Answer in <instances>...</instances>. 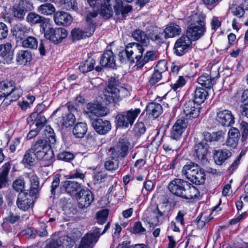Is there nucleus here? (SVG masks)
Listing matches in <instances>:
<instances>
[{"mask_svg": "<svg viewBox=\"0 0 248 248\" xmlns=\"http://www.w3.org/2000/svg\"><path fill=\"white\" fill-rule=\"evenodd\" d=\"M168 188L173 195L185 199H193L199 194V190L184 179L175 178L171 181Z\"/></svg>", "mask_w": 248, "mask_h": 248, "instance_id": "1", "label": "nucleus"}, {"mask_svg": "<svg viewBox=\"0 0 248 248\" xmlns=\"http://www.w3.org/2000/svg\"><path fill=\"white\" fill-rule=\"evenodd\" d=\"M119 84L117 78L111 77L108 79V84L104 90L105 99L107 101L117 103L128 95V90Z\"/></svg>", "mask_w": 248, "mask_h": 248, "instance_id": "2", "label": "nucleus"}, {"mask_svg": "<svg viewBox=\"0 0 248 248\" xmlns=\"http://www.w3.org/2000/svg\"><path fill=\"white\" fill-rule=\"evenodd\" d=\"M110 227V223L108 222L102 232L97 227H93L92 229L82 238L78 248H93L98 241L100 236L105 233Z\"/></svg>", "mask_w": 248, "mask_h": 248, "instance_id": "3", "label": "nucleus"}, {"mask_svg": "<svg viewBox=\"0 0 248 248\" xmlns=\"http://www.w3.org/2000/svg\"><path fill=\"white\" fill-rule=\"evenodd\" d=\"M140 112V108H136L118 114L116 118L118 125L125 128L131 126Z\"/></svg>", "mask_w": 248, "mask_h": 248, "instance_id": "4", "label": "nucleus"}, {"mask_svg": "<svg viewBox=\"0 0 248 248\" xmlns=\"http://www.w3.org/2000/svg\"><path fill=\"white\" fill-rule=\"evenodd\" d=\"M33 3L30 0H21L18 3L14 5L13 14L15 17L22 20L26 14L33 9Z\"/></svg>", "mask_w": 248, "mask_h": 248, "instance_id": "5", "label": "nucleus"}, {"mask_svg": "<svg viewBox=\"0 0 248 248\" xmlns=\"http://www.w3.org/2000/svg\"><path fill=\"white\" fill-rule=\"evenodd\" d=\"M45 37L55 44L60 43L67 35L66 30L61 28H48L46 31L43 28Z\"/></svg>", "mask_w": 248, "mask_h": 248, "instance_id": "6", "label": "nucleus"}, {"mask_svg": "<svg viewBox=\"0 0 248 248\" xmlns=\"http://www.w3.org/2000/svg\"><path fill=\"white\" fill-rule=\"evenodd\" d=\"M76 198L80 208H86L90 206L94 200L92 192L88 189H81L77 193Z\"/></svg>", "mask_w": 248, "mask_h": 248, "instance_id": "7", "label": "nucleus"}, {"mask_svg": "<svg viewBox=\"0 0 248 248\" xmlns=\"http://www.w3.org/2000/svg\"><path fill=\"white\" fill-rule=\"evenodd\" d=\"M183 112L186 119L197 118L200 112L201 106L192 100L186 101L183 106Z\"/></svg>", "mask_w": 248, "mask_h": 248, "instance_id": "8", "label": "nucleus"}, {"mask_svg": "<svg viewBox=\"0 0 248 248\" xmlns=\"http://www.w3.org/2000/svg\"><path fill=\"white\" fill-rule=\"evenodd\" d=\"M73 244L74 241L70 237L63 235L57 239H52L46 248H71Z\"/></svg>", "mask_w": 248, "mask_h": 248, "instance_id": "9", "label": "nucleus"}, {"mask_svg": "<svg viewBox=\"0 0 248 248\" xmlns=\"http://www.w3.org/2000/svg\"><path fill=\"white\" fill-rule=\"evenodd\" d=\"M192 44V41L186 35H182L175 42L174 52L178 56L183 55Z\"/></svg>", "mask_w": 248, "mask_h": 248, "instance_id": "10", "label": "nucleus"}, {"mask_svg": "<svg viewBox=\"0 0 248 248\" xmlns=\"http://www.w3.org/2000/svg\"><path fill=\"white\" fill-rule=\"evenodd\" d=\"M29 193L20 192L19 193L16 201L17 207L21 210L26 211L34 203L33 196Z\"/></svg>", "mask_w": 248, "mask_h": 248, "instance_id": "11", "label": "nucleus"}, {"mask_svg": "<svg viewBox=\"0 0 248 248\" xmlns=\"http://www.w3.org/2000/svg\"><path fill=\"white\" fill-rule=\"evenodd\" d=\"M216 119L224 126H230L234 123V117L232 112L228 109H218Z\"/></svg>", "mask_w": 248, "mask_h": 248, "instance_id": "12", "label": "nucleus"}, {"mask_svg": "<svg viewBox=\"0 0 248 248\" xmlns=\"http://www.w3.org/2000/svg\"><path fill=\"white\" fill-rule=\"evenodd\" d=\"M143 46L137 43H129L127 45V53L130 54L131 57L133 58L132 63L136 62L137 65L139 62H140V59L144 50Z\"/></svg>", "mask_w": 248, "mask_h": 248, "instance_id": "13", "label": "nucleus"}, {"mask_svg": "<svg viewBox=\"0 0 248 248\" xmlns=\"http://www.w3.org/2000/svg\"><path fill=\"white\" fill-rule=\"evenodd\" d=\"M100 65L95 68L97 72L101 71L103 67H114L115 66L114 57L111 50H108L104 52L100 61Z\"/></svg>", "mask_w": 248, "mask_h": 248, "instance_id": "14", "label": "nucleus"}, {"mask_svg": "<svg viewBox=\"0 0 248 248\" xmlns=\"http://www.w3.org/2000/svg\"><path fill=\"white\" fill-rule=\"evenodd\" d=\"M129 143L124 140H120L115 147L110 148L111 155L114 157H125L128 153Z\"/></svg>", "mask_w": 248, "mask_h": 248, "instance_id": "15", "label": "nucleus"}, {"mask_svg": "<svg viewBox=\"0 0 248 248\" xmlns=\"http://www.w3.org/2000/svg\"><path fill=\"white\" fill-rule=\"evenodd\" d=\"M186 127L187 122L185 120L182 119L177 120L171 128L170 139L176 141L179 140Z\"/></svg>", "mask_w": 248, "mask_h": 248, "instance_id": "16", "label": "nucleus"}, {"mask_svg": "<svg viewBox=\"0 0 248 248\" xmlns=\"http://www.w3.org/2000/svg\"><path fill=\"white\" fill-rule=\"evenodd\" d=\"M92 125L98 134L103 135L108 133L111 128L110 122L101 118L93 120Z\"/></svg>", "mask_w": 248, "mask_h": 248, "instance_id": "17", "label": "nucleus"}, {"mask_svg": "<svg viewBox=\"0 0 248 248\" xmlns=\"http://www.w3.org/2000/svg\"><path fill=\"white\" fill-rule=\"evenodd\" d=\"M208 148L209 146L207 143L204 140H202L194 146V155L199 160H204L209 153Z\"/></svg>", "mask_w": 248, "mask_h": 248, "instance_id": "18", "label": "nucleus"}, {"mask_svg": "<svg viewBox=\"0 0 248 248\" xmlns=\"http://www.w3.org/2000/svg\"><path fill=\"white\" fill-rule=\"evenodd\" d=\"M62 186L67 193L71 195H77L81 190V184L74 180H66L63 182Z\"/></svg>", "mask_w": 248, "mask_h": 248, "instance_id": "19", "label": "nucleus"}, {"mask_svg": "<svg viewBox=\"0 0 248 248\" xmlns=\"http://www.w3.org/2000/svg\"><path fill=\"white\" fill-rule=\"evenodd\" d=\"M54 20L57 25L67 26L71 24L73 18L68 13L58 11L53 16Z\"/></svg>", "mask_w": 248, "mask_h": 248, "instance_id": "20", "label": "nucleus"}, {"mask_svg": "<svg viewBox=\"0 0 248 248\" xmlns=\"http://www.w3.org/2000/svg\"><path fill=\"white\" fill-rule=\"evenodd\" d=\"M115 1L113 7L115 14L118 16H121L122 18L124 17L132 9L130 5L124 4L122 0H115Z\"/></svg>", "mask_w": 248, "mask_h": 248, "instance_id": "21", "label": "nucleus"}, {"mask_svg": "<svg viewBox=\"0 0 248 248\" xmlns=\"http://www.w3.org/2000/svg\"><path fill=\"white\" fill-rule=\"evenodd\" d=\"M214 159L217 165H222L232 155L231 152L228 149L214 150Z\"/></svg>", "mask_w": 248, "mask_h": 248, "instance_id": "22", "label": "nucleus"}, {"mask_svg": "<svg viewBox=\"0 0 248 248\" xmlns=\"http://www.w3.org/2000/svg\"><path fill=\"white\" fill-rule=\"evenodd\" d=\"M73 40H79L92 36L93 33V28H85L84 30L75 28L71 32Z\"/></svg>", "mask_w": 248, "mask_h": 248, "instance_id": "23", "label": "nucleus"}, {"mask_svg": "<svg viewBox=\"0 0 248 248\" xmlns=\"http://www.w3.org/2000/svg\"><path fill=\"white\" fill-rule=\"evenodd\" d=\"M205 16L203 14L196 13L188 17V26H196L205 29Z\"/></svg>", "mask_w": 248, "mask_h": 248, "instance_id": "24", "label": "nucleus"}, {"mask_svg": "<svg viewBox=\"0 0 248 248\" xmlns=\"http://www.w3.org/2000/svg\"><path fill=\"white\" fill-rule=\"evenodd\" d=\"M181 27L174 23H170L166 26L164 30V38H173L179 35L181 33Z\"/></svg>", "mask_w": 248, "mask_h": 248, "instance_id": "25", "label": "nucleus"}, {"mask_svg": "<svg viewBox=\"0 0 248 248\" xmlns=\"http://www.w3.org/2000/svg\"><path fill=\"white\" fill-rule=\"evenodd\" d=\"M205 29L196 26H188L186 30V36L191 41H196L201 38L205 31Z\"/></svg>", "mask_w": 248, "mask_h": 248, "instance_id": "26", "label": "nucleus"}, {"mask_svg": "<svg viewBox=\"0 0 248 248\" xmlns=\"http://www.w3.org/2000/svg\"><path fill=\"white\" fill-rule=\"evenodd\" d=\"M52 146L47 143V140H39L35 142L31 149H32L33 152L36 155V158H37L40 157L41 154H43L44 151L48 149L49 147H52Z\"/></svg>", "mask_w": 248, "mask_h": 248, "instance_id": "27", "label": "nucleus"}, {"mask_svg": "<svg viewBox=\"0 0 248 248\" xmlns=\"http://www.w3.org/2000/svg\"><path fill=\"white\" fill-rule=\"evenodd\" d=\"M30 31V28L22 24L16 25L13 29V34L16 38L23 40Z\"/></svg>", "mask_w": 248, "mask_h": 248, "instance_id": "28", "label": "nucleus"}, {"mask_svg": "<svg viewBox=\"0 0 248 248\" xmlns=\"http://www.w3.org/2000/svg\"><path fill=\"white\" fill-rule=\"evenodd\" d=\"M12 48V45L10 42L0 45V57L7 62L12 61L13 59V50Z\"/></svg>", "mask_w": 248, "mask_h": 248, "instance_id": "29", "label": "nucleus"}, {"mask_svg": "<svg viewBox=\"0 0 248 248\" xmlns=\"http://www.w3.org/2000/svg\"><path fill=\"white\" fill-rule=\"evenodd\" d=\"M32 59V54L28 50H19L16 56V61L20 65H25L30 62Z\"/></svg>", "mask_w": 248, "mask_h": 248, "instance_id": "30", "label": "nucleus"}, {"mask_svg": "<svg viewBox=\"0 0 248 248\" xmlns=\"http://www.w3.org/2000/svg\"><path fill=\"white\" fill-rule=\"evenodd\" d=\"M240 136L239 130L235 127L231 128L228 132V139L226 145L232 147H235Z\"/></svg>", "mask_w": 248, "mask_h": 248, "instance_id": "31", "label": "nucleus"}, {"mask_svg": "<svg viewBox=\"0 0 248 248\" xmlns=\"http://www.w3.org/2000/svg\"><path fill=\"white\" fill-rule=\"evenodd\" d=\"M225 133L222 131H218L216 132L209 133L206 131L203 133L204 141L207 142H216L222 140L224 138Z\"/></svg>", "mask_w": 248, "mask_h": 248, "instance_id": "32", "label": "nucleus"}, {"mask_svg": "<svg viewBox=\"0 0 248 248\" xmlns=\"http://www.w3.org/2000/svg\"><path fill=\"white\" fill-rule=\"evenodd\" d=\"M147 114L151 115L154 119L158 117L162 112V108L160 104L152 102L147 106L146 108Z\"/></svg>", "mask_w": 248, "mask_h": 248, "instance_id": "33", "label": "nucleus"}, {"mask_svg": "<svg viewBox=\"0 0 248 248\" xmlns=\"http://www.w3.org/2000/svg\"><path fill=\"white\" fill-rule=\"evenodd\" d=\"M208 95V92L205 89L197 87L195 90L193 94L194 100L193 101L200 106L201 104L205 101Z\"/></svg>", "mask_w": 248, "mask_h": 248, "instance_id": "34", "label": "nucleus"}, {"mask_svg": "<svg viewBox=\"0 0 248 248\" xmlns=\"http://www.w3.org/2000/svg\"><path fill=\"white\" fill-rule=\"evenodd\" d=\"M76 120L73 114L69 112L58 119V124L62 127H69L72 126Z\"/></svg>", "mask_w": 248, "mask_h": 248, "instance_id": "35", "label": "nucleus"}, {"mask_svg": "<svg viewBox=\"0 0 248 248\" xmlns=\"http://www.w3.org/2000/svg\"><path fill=\"white\" fill-rule=\"evenodd\" d=\"M199 168V166L195 163H188L183 167L181 171L182 175L189 180L191 177L193 178L192 176H193V174H195V172Z\"/></svg>", "mask_w": 248, "mask_h": 248, "instance_id": "36", "label": "nucleus"}, {"mask_svg": "<svg viewBox=\"0 0 248 248\" xmlns=\"http://www.w3.org/2000/svg\"><path fill=\"white\" fill-rule=\"evenodd\" d=\"M132 37L135 40L140 43L141 45L147 46L149 44V39L146 33L143 31L138 29L132 33Z\"/></svg>", "mask_w": 248, "mask_h": 248, "instance_id": "37", "label": "nucleus"}, {"mask_svg": "<svg viewBox=\"0 0 248 248\" xmlns=\"http://www.w3.org/2000/svg\"><path fill=\"white\" fill-rule=\"evenodd\" d=\"M15 87V83L13 81H2L0 83V92L2 93L5 97V101L9 100L8 96H10V92Z\"/></svg>", "mask_w": 248, "mask_h": 248, "instance_id": "38", "label": "nucleus"}, {"mask_svg": "<svg viewBox=\"0 0 248 248\" xmlns=\"http://www.w3.org/2000/svg\"><path fill=\"white\" fill-rule=\"evenodd\" d=\"M27 21L31 24H40L41 26L44 28L46 19L35 13H30L26 18Z\"/></svg>", "mask_w": 248, "mask_h": 248, "instance_id": "39", "label": "nucleus"}, {"mask_svg": "<svg viewBox=\"0 0 248 248\" xmlns=\"http://www.w3.org/2000/svg\"><path fill=\"white\" fill-rule=\"evenodd\" d=\"M10 168V164L6 162L0 169V188L6 186L7 182V175Z\"/></svg>", "mask_w": 248, "mask_h": 248, "instance_id": "40", "label": "nucleus"}, {"mask_svg": "<svg viewBox=\"0 0 248 248\" xmlns=\"http://www.w3.org/2000/svg\"><path fill=\"white\" fill-rule=\"evenodd\" d=\"M192 176L193 178L191 177L189 180L196 185H202L205 182V173L203 170L200 167L195 172V174H193V176Z\"/></svg>", "mask_w": 248, "mask_h": 248, "instance_id": "41", "label": "nucleus"}, {"mask_svg": "<svg viewBox=\"0 0 248 248\" xmlns=\"http://www.w3.org/2000/svg\"><path fill=\"white\" fill-rule=\"evenodd\" d=\"M87 125L85 123H78L76 124L73 129V133L76 138H82L86 133Z\"/></svg>", "mask_w": 248, "mask_h": 248, "instance_id": "42", "label": "nucleus"}, {"mask_svg": "<svg viewBox=\"0 0 248 248\" xmlns=\"http://www.w3.org/2000/svg\"><path fill=\"white\" fill-rule=\"evenodd\" d=\"M214 79L208 74H204L199 77L197 81L202 87L210 89L214 85Z\"/></svg>", "mask_w": 248, "mask_h": 248, "instance_id": "43", "label": "nucleus"}, {"mask_svg": "<svg viewBox=\"0 0 248 248\" xmlns=\"http://www.w3.org/2000/svg\"><path fill=\"white\" fill-rule=\"evenodd\" d=\"M38 40L36 38L30 36L24 39L22 42V46L25 48L36 49L38 47Z\"/></svg>", "mask_w": 248, "mask_h": 248, "instance_id": "44", "label": "nucleus"}, {"mask_svg": "<svg viewBox=\"0 0 248 248\" xmlns=\"http://www.w3.org/2000/svg\"><path fill=\"white\" fill-rule=\"evenodd\" d=\"M95 60L92 58H89L79 66V70L83 73L89 72L94 68Z\"/></svg>", "mask_w": 248, "mask_h": 248, "instance_id": "45", "label": "nucleus"}, {"mask_svg": "<svg viewBox=\"0 0 248 248\" xmlns=\"http://www.w3.org/2000/svg\"><path fill=\"white\" fill-rule=\"evenodd\" d=\"M28 176L30 178L31 182V189L29 192L31 195H36L38 192L39 184L38 178L36 175L32 173L28 174Z\"/></svg>", "mask_w": 248, "mask_h": 248, "instance_id": "46", "label": "nucleus"}, {"mask_svg": "<svg viewBox=\"0 0 248 248\" xmlns=\"http://www.w3.org/2000/svg\"><path fill=\"white\" fill-rule=\"evenodd\" d=\"M156 27L154 28L152 31L148 32V37L153 41L162 43L164 41L163 32H158Z\"/></svg>", "mask_w": 248, "mask_h": 248, "instance_id": "47", "label": "nucleus"}, {"mask_svg": "<svg viewBox=\"0 0 248 248\" xmlns=\"http://www.w3.org/2000/svg\"><path fill=\"white\" fill-rule=\"evenodd\" d=\"M98 16V13L96 11L88 12L86 16V22L87 24V28H93V32L96 28L95 18Z\"/></svg>", "mask_w": 248, "mask_h": 248, "instance_id": "48", "label": "nucleus"}, {"mask_svg": "<svg viewBox=\"0 0 248 248\" xmlns=\"http://www.w3.org/2000/svg\"><path fill=\"white\" fill-rule=\"evenodd\" d=\"M44 135L46 138L45 140H47V143L51 145L55 144L56 142V136L53 129L49 125L46 127Z\"/></svg>", "mask_w": 248, "mask_h": 248, "instance_id": "49", "label": "nucleus"}, {"mask_svg": "<svg viewBox=\"0 0 248 248\" xmlns=\"http://www.w3.org/2000/svg\"><path fill=\"white\" fill-rule=\"evenodd\" d=\"M36 155L31 148L28 150L23 156L22 162L30 166H33L35 161Z\"/></svg>", "mask_w": 248, "mask_h": 248, "instance_id": "50", "label": "nucleus"}, {"mask_svg": "<svg viewBox=\"0 0 248 248\" xmlns=\"http://www.w3.org/2000/svg\"><path fill=\"white\" fill-rule=\"evenodd\" d=\"M38 11L45 15H52L55 13V8L52 4L46 3L40 5L38 7Z\"/></svg>", "mask_w": 248, "mask_h": 248, "instance_id": "51", "label": "nucleus"}, {"mask_svg": "<svg viewBox=\"0 0 248 248\" xmlns=\"http://www.w3.org/2000/svg\"><path fill=\"white\" fill-rule=\"evenodd\" d=\"M118 158L111 155V158L106 161L105 163V168L109 171L115 170L118 169L119 164Z\"/></svg>", "mask_w": 248, "mask_h": 248, "instance_id": "52", "label": "nucleus"}, {"mask_svg": "<svg viewBox=\"0 0 248 248\" xmlns=\"http://www.w3.org/2000/svg\"><path fill=\"white\" fill-rule=\"evenodd\" d=\"M130 232L135 234L143 235L146 234V230L140 221H137L130 229Z\"/></svg>", "mask_w": 248, "mask_h": 248, "instance_id": "53", "label": "nucleus"}, {"mask_svg": "<svg viewBox=\"0 0 248 248\" xmlns=\"http://www.w3.org/2000/svg\"><path fill=\"white\" fill-rule=\"evenodd\" d=\"M108 215V209H103L96 213L95 218L97 222L99 224H103L107 220Z\"/></svg>", "mask_w": 248, "mask_h": 248, "instance_id": "54", "label": "nucleus"}, {"mask_svg": "<svg viewBox=\"0 0 248 248\" xmlns=\"http://www.w3.org/2000/svg\"><path fill=\"white\" fill-rule=\"evenodd\" d=\"M63 8L67 10L77 11L78 10V3L76 0H61Z\"/></svg>", "mask_w": 248, "mask_h": 248, "instance_id": "55", "label": "nucleus"}, {"mask_svg": "<svg viewBox=\"0 0 248 248\" xmlns=\"http://www.w3.org/2000/svg\"><path fill=\"white\" fill-rule=\"evenodd\" d=\"M156 54L154 51H148L146 53L144 58L139 62L138 67L143 66L145 63L150 61H154L156 59Z\"/></svg>", "mask_w": 248, "mask_h": 248, "instance_id": "56", "label": "nucleus"}, {"mask_svg": "<svg viewBox=\"0 0 248 248\" xmlns=\"http://www.w3.org/2000/svg\"><path fill=\"white\" fill-rule=\"evenodd\" d=\"M100 14L106 19L111 17L113 15V11L111 6L108 4H107L106 6L102 5Z\"/></svg>", "mask_w": 248, "mask_h": 248, "instance_id": "57", "label": "nucleus"}, {"mask_svg": "<svg viewBox=\"0 0 248 248\" xmlns=\"http://www.w3.org/2000/svg\"><path fill=\"white\" fill-rule=\"evenodd\" d=\"M100 105L96 104L89 103L87 106V109L88 111L96 115L104 116L106 113H101L100 112Z\"/></svg>", "mask_w": 248, "mask_h": 248, "instance_id": "58", "label": "nucleus"}, {"mask_svg": "<svg viewBox=\"0 0 248 248\" xmlns=\"http://www.w3.org/2000/svg\"><path fill=\"white\" fill-rule=\"evenodd\" d=\"M10 96H8L9 102L15 101L17 100L22 94L21 89L14 87L13 90L11 91Z\"/></svg>", "mask_w": 248, "mask_h": 248, "instance_id": "59", "label": "nucleus"}, {"mask_svg": "<svg viewBox=\"0 0 248 248\" xmlns=\"http://www.w3.org/2000/svg\"><path fill=\"white\" fill-rule=\"evenodd\" d=\"M210 219L208 217H203L202 214L200 215L196 219L197 228L199 229H202L205 226L206 224L210 221Z\"/></svg>", "mask_w": 248, "mask_h": 248, "instance_id": "60", "label": "nucleus"}, {"mask_svg": "<svg viewBox=\"0 0 248 248\" xmlns=\"http://www.w3.org/2000/svg\"><path fill=\"white\" fill-rule=\"evenodd\" d=\"M51 147H49L45 151H44L43 154L40 155V157H38L37 158L40 160H43L45 161H50L53 158V151L51 149Z\"/></svg>", "mask_w": 248, "mask_h": 248, "instance_id": "61", "label": "nucleus"}, {"mask_svg": "<svg viewBox=\"0 0 248 248\" xmlns=\"http://www.w3.org/2000/svg\"><path fill=\"white\" fill-rule=\"evenodd\" d=\"M134 131L137 136L143 134L146 131V127L142 122H139L136 124L134 127Z\"/></svg>", "mask_w": 248, "mask_h": 248, "instance_id": "62", "label": "nucleus"}, {"mask_svg": "<svg viewBox=\"0 0 248 248\" xmlns=\"http://www.w3.org/2000/svg\"><path fill=\"white\" fill-rule=\"evenodd\" d=\"M162 78V74L154 70V71L150 77L149 81L150 85L151 86L155 85Z\"/></svg>", "mask_w": 248, "mask_h": 248, "instance_id": "63", "label": "nucleus"}, {"mask_svg": "<svg viewBox=\"0 0 248 248\" xmlns=\"http://www.w3.org/2000/svg\"><path fill=\"white\" fill-rule=\"evenodd\" d=\"M25 186V182L23 179H18L15 181L13 184L14 189L17 192H24L23 191Z\"/></svg>", "mask_w": 248, "mask_h": 248, "instance_id": "64", "label": "nucleus"}]
</instances>
